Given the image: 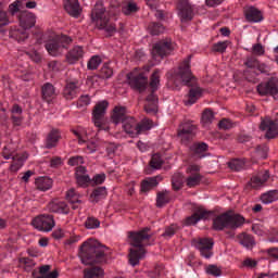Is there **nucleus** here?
<instances>
[{
	"instance_id": "nucleus-1",
	"label": "nucleus",
	"mask_w": 278,
	"mask_h": 278,
	"mask_svg": "<svg viewBox=\"0 0 278 278\" xmlns=\"http://www.w3.org/2000/svg\"><path fill=\"white\" fill-rule=\"evenodd\" d=\"M214 216L212 229L213 231H225V229H240L247 223L244 216L238 213H231V211L224 212L216 215V211H207L203 206H198L191 216L186 217V227H192L201 220H210Z\"/></svg>"
},
{
	"instance_id": "nucleus-2",
	"label": "nucleus",
	"mask_w": 278,
	"mask_h": 278,
	"mask_svg": "<svg viewBox=\"0 0 278 278\" xmlns=\"http://www.w3.org/2000/svg\"><path fill=\"white\" fill-rule=\"evenodd\" d=\"M108 247L103 245L101 242L94 239H88L85 241L78 252V257L80 258L81 264L85 266H91L84 269V278H104L105 270L102 267L94 266V264H106Z\"/></svg>"
},
{
	"instance_id": "nucleus-3",
	"label": "nucleus",
	"mask_w": 278,
	"mask_h": 278,
	"mask_svg": "<svg viewBox=\"0 0 278 278\" xmlns=\"http://www.w3.org/2000/svg\"><path fill=\"white\" fill-rule=\"evenodd\" d=\"M192 60V54L188 55L178 66V72L176 73V77L181 79L182 86H188L189 92L187 94V100H185V105H194L201 97H203V88L199 86H192V79H194V75H192V70L190 62Z\"/></svg>"
},
{
	"instance_id": "nucleus-4",
	"label": "nucleus",
	"mask_w": 278,
	"mask_h": 278,
	"mask_svg": "<svg viewBox=\"0 0 278 278\" xmlns=\"http://www.w3.org/2000/svg\"><path fill=\"white\" fill-rule=\"evenodd\" d=\"M91 21L104 29L110 37L116 34V24H110V17L105 15V7L102 1H98L91 10Z\"/></svg>"
},
{
	"instance_id": "nucleus-5",
	"label": "nucleus",
	"mask_w": 278,
	"mask_h": 278,
	"mask_svg": "<svg viewBox=\"0 0 278 278\" xmlns=\"http://www.w3.org/2000/svg\"><path fill=\"white\" fill-rule=\"evenodd\" d=\"M71 45H73V38L71 36L60 35L46 41L45 49L52 58H60L64 51H68Z\"/></svg>"
},
{
	"instance_id": "nucleus-6",
	"label": "nucleus",
	"mask_w": 278,
	"mask_h": 278,
	"mask_svg": "<svg viewBox=\"0 0 278 278\" xmlns=\"http://www.w3.org/2000/svg\"><path fill=\"white\" fill-rule=\"evenodd\" d=\"M198 132L199 126L194 124V121L190 119L182 121L177 128V137L180 138V143L184 147H190Z\"/></svg>"
},
{
	"instance_id": "nucleus-7",
	"label": "nucleus",
	"mask_w": 278,
	"mask_h": 278,
	"mask_svg": "<svg viewBox=\"0 0 278 278\" xmlns=\"http://www.w3.org/2000/svg\"><path fill=\"white\" fill-rule=\"evenodd\" d=\"M126 79L131 90H136L140 94L147 91V88L149 86V77L143 72L138 74L136 72H129L126 75Z\"/></svg>"
},
{
	"instance_id": "nucleus-8",
	"label": "nucleus",
	"mask_w": 278,
	"mask_h": 278,
	"mask_svg": "<svg viewBox=\"0 0 278 278\" xmlns=\"http://www.w3.org/2000/svg\"><path fill=\"white\" fill-rule=\"evenodd\" d=\"M176 10L180 23H190L194 21V7L190 3V0H178Z\"/></svg>"
},
{
	"instance_id": "nucleus-9",
	"label": "nucleus",
	"mask_w": 278,
	"mask_h": 278,
	"mask_svg": "<svg viewBox=\"0 0 278 278\" xmlns=\"http://www.w3.org/2000/svg\"><path fill=\"white\" fill-rule=\"evenodd\" d=\"M256 91L260 97H277L278 94V78L270 77L266 81H262L256 86Z\"/></svg>"
},
{
	"instance_id": "nucleus-10",
	"label": "nucleus",
	"mask_w": 278,
	"mask_h": 278,
	"mask_svg": "<svg viewBox=\"0 0 278 278\" xmlns=\"http://www.w3.org/2000/svg\"><path fill=\"white\" fill-rule=\"evenodd\" d=\"M149 231H151L150 227H144L139 231H128L130 247H134L135 249H144L142 242H144V240H151V235H149Z\"/></svg>"
},
{
	"instance_id": "nucleus-11",
	"label": "nucleus",
	"mask_w": 278,
	"mask_h": 278,
	"mask_svg": "<svg viewBox=\"0 0 278 278\" xmlns=\"http://www.w3.org/2000/svg\"><path fill=\"white\" fill-rule=\"evenodd\" d=\"M170 51H173V41L170 39H161L153 45L151 53L152 58L164 60L166 55L170 54Z\"/></svg>"
},
{
	"instance_id": "nucleus-12",
	"label": "nucleus",
	"mask_w": 278,
	"mask_h": 278,
	"mask_svg": "<svg viewBox=\"0 0 278 278\" xmlns=\"http://www.w3.org/2000/svg\"><path fill=\"white\" fill-rule=\"evenodd\" d=\"M261 131H266L265 138L267 140H275L278 136V114L277 117L270 119V117H265L260 124Z\"/></svg>"
},
{
	"instance_id": "nucleus-13",
	"label": "nucleus",
	"mask_w": 278,
	"mask_h": 278,
	"mask_svg": "<svg viewBox=\"0 0 278 278\" xmlns=\"http://www.w3.org/2000/svg\"><path fill=\"white\" fill-rule=\"evenodd\" d=\"M31 225L38 231H51L55 227V219L51 214H42L35 217Z\"/></svg>"
},
{
	"instance_id": "nucleus-14",
	"label": "nucleus",
	"mask_w": 278,
	"mask_h": 278,
	"mask_svg": "<svg viewBox=\"0 0 278 278\" xmlns=\"http://www.w3.org/2000/svg\"><path fill=\"white\" fill-rule=\"evenodd\" d=\"M109 106L110 102H108V100H102L94 105L92 111V122L94 127H98L99 129L103 127V123H101V121H103Z\"/></svg>"
},
{
	"instance_id": "nucleus-15",
	"label": "nucleus",
	"mask_w": 278,
	"mask_h": 278,
	"mask_svg": "<svg viewBox=\"0 0 278 278\" xmlns=\"http://www.w3.org/2000/svg\"><path fill=\"white\" fill-rule=\"evenodd\" d=\"M189 151L192 157H197L198 160H203V157H207V151H210V146L203 141L193 142L189 147Z\"/></svg>"
},
{
	"instance_id": "nucleus-16",
	"label": "nucleus",
	"mask_w": 278,
	"mask_h": 278,
	"mask_svg": "<svg viewBox=\"0 0 278 278\" xmlns=\"http://www.w3.org/2000/svg\"><path fill=\"white\" fill-rule=\"evenodd\" d=\"M20 27L23 29H31V27H36V14L29 11L20 12L18 16Z\"/></svg>"
},
{
	"instance_id": "nucleus-17",
	"label": "nucleus",
	"mask_w": 278,
	"mask_h": 278,
	"mask_svg": "<svg viewBox=\"0 0 278 278\" xmlns=\"http://www.w3.org/2000/svg\"><path fill=\"white\" fill-rule=\"evenodd\" d=\"M130 115L127 114V106L116 105L111 114V122L113 125H121L128 119Z\"/></svg>"
},
{
	"instance_id": "nucleus-18",
	"label": "nucleus",
	"mask_w": 278,
	"mask_h": 278,
	"mask_svg": "<svg viewBox=\"0 0 278 278\" xmlns=\"http://www.w3.org/2000/svg\"><path fill=\"white\" fill-rule=\"evenodd\" d=\"M60 140H62V131L58 128H52L46 137L45 149H55L60 144Z\"/></svg>"
},
{
	"instance_id": "nucleus-19",
	"label": "nucleus",
	"mask_w": 278,
	"mask_h": 278,
	"mask_svg": "<svg viewBox=\"0 0 278 278\" xmlns=\"http://www.w3.org/2000/svg\"><path fill=\"white\" fill-rule=\"evenodd\" d=\"M48 210L52 214H71V207H68V204L64 201L60 200H53L48 203Z\"/></svg>"
},
{
	"instance_id": "nucleus-20",
	"label": "nucleus",
	"mask_w": 278,
	"mask_h": 278,
	"mask_svg": "<svg viewBox=\"0 0 278 278\" xmlns=\"http://www.w3.org/2000/svg\"><path fill=\"white\" fill-rule=\"evenodd\" d=\"M9 38L16 42H25L29 38V33H27L26 28L12 26L9 30Z\"/></svg>"
},
{
	"instance_id": "nucleus-21",
	"label": "nucleus",
	"mask_w": 278,
	"mask_h": 278,
	"mask_svg": "<svg viewBox=\"0 0 278 278\" xmlns=\"http://www.w3.org/2000/svg\"><path fill=\"white\" fill-rule=\"evenodd\" d=\"M78 84L79 81H66L62 91V96L66 101H73L77 97Z\"/></svg>"
},
{
	"instance_id": "nucleus-22",
	"label": "nucleus",
	"mask_w": 278,
	"mask_h": 278,
	"mask_svg": "<svg viewBox=\"0 0 278 278\" xmlns=\"http://www.w3.org/2000/svg\"><path fill=\"white\" fill-rule=\"evenodd\" d=\"M55 87L51 83H45L41 86V99L46 103L51 104L53 100L55 99Z\"/></svg>"
},
{
	"instance_id": "nucleus-23",
	"label": "nucleus",
	"mask_w": 278,
	"mask_h": 278,
	"mask_svg": "<svg viewBox=\"0 0 278 278\" xmlns=\"http://www.w3.org/2000/svg\"><path fill=\"white\" fill-rule=\"evenodd\" d=\"M64 8L67 14L73 18H79V16H81L83 10L79 0H66Z\"/></svg>"
},
{
	"instance_id": "nucleus-24",
	"label": "nucleus",
	"mask_w": 278,
	"mask_h": 278,
	"mask_svg": "<svg viewBox=\"0 0 278 278\" xmlns=\"http://www.w3.org/2000/svg\"><path fill=\"white\" fill-rule=\"evenodd\" d=\"M147 251L144 248H136L130 249L128 254V262L130 266H138L140 264V260H144Z\"/></svg>"
},
{
	"instance_id": "nucleus-25",
	"label": "nucleus",
	"mask_w": 278,
	"mask_h": 278,
	"mask_svg": "<svg viewBox=\"0 0 278 278\" xmlns=\"http://www.w3.org/2000/svg\"><path fill=\"white\" fill-rule=\"evenodd\" d=\"M245 21L249 23H262L264 21V15L262 14V11H260L255 7H250L244 12Z\"/></svg>"
},
{
	"instance_id": "nucleus-26",
	"label": "nucleus",
	"mask_w": 278,
	"mask_h": 278,
	"mask_svg": "<svg viewBox=\"0 0 278 278\" xmlns=\"http://www.w3.org/2000/svg\"><path fill=\"white\" fill-rule=\"evenodd\" d=\"M81 58H84V48L81 46H75L65 55V60L70 64H77V61L81 60Z\"/></svg>"
},
{
	"instance_id": "nucleus-27",
	"label": "nucleus",
	"mask_w": 278,
	"mask_h": 278,
	"mask_svg": "<svg viewBox=\"0 0 278 278\" xmlns=\"http://www.w3.org/2000/svg\"><path fill=\"white\" fill-rule=\"evenodd\" d=\"M136 125L137 121L135 117L129 116L126 121L122 122V129L129 138H136Z\"/></svg>"
},
{
	"instance_id": "nucleus-28",
	"label": "nucleus",
	"mask_w": 278,
	"mask_h": 278,
	"mask_svg": "<svg viewBox=\"0 0 278 278\" xmlns=\"http://www.w3.org/2000/svg\"><path fill=\"white\" fill-rule=\"evenodd\" d=\"M173 201V195H170V191L162 190L156 193V207L162 208L165 205H168Z\"/></svg>"
},
{
	"instance_id": "nucleus-29",
	"label": "nucleus",
	"mask_w": 278,
	"mask_h": 278,
	"mask_svg": "<svg viewBox=\"0 0 278 278\" xmlns=\"http://www.w3.org/2000/svg\"><path fill=\"white\" fill-rule=\"evenodd\" d=\"M157 177H148L141 181L140 185V192L147 193L151 192L153 188H157L160 186V182L157 181Z\"/></svg>"
},
{
	"instance_id": "nucleus-30",
	"label": "nucleus",
	"mask_w": 278,
	"mask_h": 278,
	"mask_svg": "<svg viewBox=\"0 0 278 278\" xmlns=\"http://www.w3.org/2000/svg\"><path fill=\"white\" fill-rule=\"evenodd\" d=\"M35 186L37 190H40L41 192H47V190H51V188H53V179L47 176L39 177L35 180Z\"/></svg>"
},
{
	"instance_id": "nucleus-31",
	"label": "nucleus",
	"mask_w": 278,
	"mask_h": 278,
	"mask_svg": "<svg viewBox=\"0 0 278 278\" xmlns=\"http://www.w3.org/2000/svg\"><path fill=\"white\" fill-rule=\"evenodd\" d=\"M106 197H108V188L105 187L94 188L89 195L91 203H99V201L106 199Z\"/></svg>"
},
{
	"instance_id": "nucleus-32",
	"label": "nucleus",
	"mask_w": 278,
	"mask_h": 278,
	"mask_svg": "<svg viewBox=\"0 0 278 278\" xmlns=\"http://www.w3.org/2000/svg\"><path fill=\"white\" fill-rule=\"evenodd\" d=\"M153 129V121L151 119H142L141 122H137L136 124V138H138V136L146 134V131H149Z\"/></svg>"
},
{
	"instance_id": "nucleus-33",
	"label": "nucleus",
	"mask_w": 278,
	"mask_h": 278,
	"mask_svg": "<svg viewBox=\"0 0 278 278\" xmlns=\"http://www.w3.org/2000/svg\"><path fill=\"white\" fill-rule=\"evenodd\" d=\"M239 244L241 247H244L245 249H253L255 247V238L252 235H249L247 232H242L238 235Z\"/></svg>"
},
{
	"instance_id": "nucleus-34",
	"label": "nucleus",
	"mask_w": 278,
	"mask_h": 278,
	"mask_svg": "<svg viewBox=\"0 0 278 278\" xmlns=\"http://www.w3.org/2000/svg\"><path fill=\"white\" fill-rule=\"evenodd\" d=\"M261 201L265 205H268L270 203H275V201H278V190H269L261 195Z\"/></svg>"
},
{
	"instance_id": "nucleus-35",
	"label": "nucleus",
	"mask_w": 278,
	"mask_h": 278,
	"mask_svg": "<svg viewBox=\"0 0 278 278\" xmlns=\"http://www.w3.org/2000/svg\"><path fill=\"white\" fill-rule=\"evenodd\" d=\"M166 27L160 22H151L148 25V31L151 36H160L165 31Z\"/></svg>"
},
{
	"instance_id": "nucleus-36",
	"label": "nucleus",
	"mask_w": 278,
	"mask_h": 278,
	"mask_svg": "<svg viewBox=\"0 0 278 278\" xmlns=\"http://www.w3.org/2000/svg\"><path fill=\"white\" fill-rule=\"evenodd\" d=\"M172 188L175 192H179L184 188V174L176 173L172 177Z\"/></svg>"
},
{
	"instance_id": "nucleus-37",
	"label": "nucleus",
	"mask_w": 278,
	"mask_h": 278,
	"mask_svg": "<svg viewBox=\"0 0 278 278\" xmlns=\"http://www.w3.org/2000/svg\"><path fill=\"white\" fill-rule=\"evenodd\" d=\"M114 75V70L110 63H104L98 73L99 79H110Z\"/></svg>"
},
{
	"instance_id": "nucleus-38",
	"label": "nucleus",
	"mask_w": 278,
	"mask_h": 278,
	"mask_svg": "<svg viewBox=\"0 0 278 278\" xmlns=\"http://www.w3.org/2000/svg\"><path fill=\"white\" fill-rule=\"evenodd\" d=\"M203 180V176L199 173H195L186 179V184L188 188H197V186H201V181Z\"/></svg>"
},
{
	"instance_id": "nucleus-39",
	"label": "nucleus",
	"mask_w": 278,
	"mask_h": 278,
	"mask_svg": "<svg viewBox=\"0 0 278 278\" xmlns=\"http://www.w3.org/2000/svg\"><path fill=\"white\" fill-rule=\"evenodd\" d=\"M195 249L201 251L203 249H214V239L212 238H201L195 244Z\"/></svg>"
},
{
	"instance_id": "nucleus-40",
	"label": "nucleus",
	"mask_w": 278,
	"mask_h": 278,
	"mask_svg": "<svg viewBox=\"0 0 278 278\" xmlns=\"http://www.w3.org/2000/svg\"><path fill=\"white\" fill-rule=\"evenodd\" d=\"M136 12H140V8L136 2H128L126 7L122 8V14L124 16H131V14H136Z\"/></svg>"
},
{
	"instance_id": "nucleus-41",
	"label": "nucleus",
	"mask_w": 278,
	"mask_h": 278,
	"mask_svg": "<svg viewBox=\"0 0 278 278\" xmlns=\"http://www.w3.org/2000/svg\"><path fill=\"white\" fill-rule=\"evenodd\" d=\"M149 86L152 90V92H157L159 88H160V72L157 70H155L151 77H150V83Z\"/></svg>"
},
{
	"instance_id": "nucleus-42",
	"label": "nucleus",
	"mask_w": 278,
	"mask_h": 278,
	"mask_svg": "<svg viewBox=\"0 0 278 278\" xmlns=\"http://www.w3.org/2000/svg\"><path fill=\"white\" fill-rule=\"evenodd\" d=\"M150 166L151 168H154V170H160V168L164 166V160H162V154L160 153L153 154L150 160Z\"/></svg>"
},
{
	"instance_id": "nucleus-43",
	"label": "nucleus",
	"mask_w": 278,
	"mask_h": 278,
	"mask_svg": "<svg viewBox=\"0 0 278 278\" xmlns=\"http://www.w3.org/2000/svg\"><path fill=\"white\" fill-rule=\"evenodd\" d=\"M214 121V111L212 109H205L202 112L201 122L203 125H212V122Z\"/></svg>"
},
{
	"instance_id": "nucleus-44",
	"label": "nucleus",
	"mask_w": 278,
	"mask_h": 278,
	"mask_svg": "<svg viewBox=\"0 0 278 278\" xmlns=\"http://www.w3.org/2000/svg\"><path fill=\"white\" fill-rule=\"evenodd\" d=\"M103 61L101 60V56L99 55H93L87 63V68L89 71H97L99 66H101V63Z\"/></svg>"
},
{
	"instance_id": "nucleus-45",
	"label": "nucleus",
	"mask_w": 278,
	"mask_h": 278,
	"mask_svg": "<svg viewBox=\"0 0 278 278\" xmlns=\"http://www.w3.org/2000/svg\"><path fill=\"white\" fill-rule=\"evenodd\" d=\"M85 227L86 229H99V227H101V222L94 216L87 217Z\"/></svg>"
},
{
	"instance_id": "nucleus-46",
	"label": "nucleus",
	"mask_w": 278,
	"mask_h": 278,
	"mask_svg": "<svg viewBox=\"0 0 278 278\" xmlns=\"http://www.w3.org/2000/svg\"><path fill=\"white\" fill-rule=\"evenodd\" d=\"M268 146L266 144H258L255 148V153L260 160H266L268 157Z\"/></svg>"
},
{
	"instance_id": "nucleus-47",
	"label": "nucleus",
	"mask_w": 278,
	"mask_h": 278,
	"mask_svg": "<svg viewBox=\"0 0 278 278\" xmlns=\"http://www.w3.org/2000/svg\"><path fill=\"white\" fill-rule=\"evenodd\" d=\"M257 75H260V72L256 70H245L243 72V77L247 79V81H250L252 84H255L257 81Z\"/></svg>"
},
{
	"instance_id": "nucleus-48",
	"label": "nucleus",
	"mask_w": 278,
	"mask_h": 278,
	"mask_svg": "<svg viewBox=\"0 0 278 278\" xmlns=\"http://www.w3.org/2000/svg\"><path fill=\"white\" fill-rule=\"evenodd\" d=\"M65 199L72 204L81 203V200H79V194L75 192L73 188L66 192Z\"/></svg>"
},
{
	"instance_id": "nucleus-49",
	"label": "nucleus",
	"mask_w": 278,
	"mask_h": 278,
	"mask_svg": "<svg viewBox=\"0 0 278 278\" xmlns=\"http://www.w3.org/2000/svg\"><path fill=\"white\" fill-rule=\"evenodd\" d=\"M228 168L238 173L244 168V163L240 159H233L232 161L228 162Z\"/></svg>"
},
{
	"instance_id": "nucleus-50",
	"label": "nucleus",
	"mask_w": 278,
	"mask_h": 278,
	"mask_svg": "<svg viewBox=\"0 0 278 278\" xmlns=\"http://www.w3.org/2000/svg\"><path fill=\"white\" fill-rule=\"evenodd\" d=\"M205 273L212 277H220V275H223V270L216 265H208L205 269Z\"/></svg>"
},
{
	"instance_id": "nucleus-51",
	"label": "nucleus",
	"mask_w": 278,
	"mask_h": 278,
	"mask_svg": "<svg viewBox=\"0 0 278 278\" xmlns=\"http://www.w3.org/2000/svg\"><path fill=\"white\" fill-rule=\"evenodd\" d=\"M175 233H177V225L172 224L165 228V231L162 233V238L170 239Z\"/></svg>"
},
{
	"instance_id": "nucleus-52",
	"label": "nucleus",
	"mask_w": 278,
	"mask_h": 278,
	"mask_svg": "<svg viewBox=\"0 0 278 278\" xmlns=\"http://www.w3.org/2000/svg\"><path fill=\"white\" fill-rule=\"evenodd\" d=\"M76 181L81 188H88V184H91L92 179H90V176L88 174H85L83 176H78L76 178Z\"/></svg>"
},
{
	"instance_id": "nucleus-53",
	"label": "nucleus",
	"mask_w": 278,
	"mask_h": 278,
	"mask_svg": "<svg viewBox=\"0 0 278 278\" xmlns=\"http://www.w3.org/2000/svg\"><path fill=\"white\" fill-rule=\"evenodd\" d=\"M227 41H218L213 45L212 49L215 53H225V51H227Z\"/></svg>"
},
{
	"instance_id": "nucleus-54",
	"label": "nucleus",
	"mask_w": 278,
	"mask_h": 278,
	"mask_svg": "<svg viewBox=\"0 0 278 278\" xmlns=\"http://www.w3.org/2000/svg\"><path fill=\"white\" fill-rule=\"evenodd\" d=\"M60 277V273L58 269H54L53 271H50L49 274H46L43 276H38V273L36 270L31 271V278H58Z\"/></svg>"
},
{
	"instance_id": "nucleus-55",
	"label": "nucleus",
	"mask_w": 278,
	"mask_h": 278,
	"mask_svg": "<svg viewBox=\"0 0 278 278\" xmlns=\"http://www.w3.org/2000/svg\"><path fill=\"white\" fill-rule=\"evenodd\" d=\"M105 179H106L105 173L96 174L91 179V186H101V184H105Z\"/></svg>"
},
{
	"instance_id": "nucleus-56",
	"label": "nucleus",
	"mask_w": 278,
	"mask_h": 278,
	"mask_svg": "<svg viewBox=\"0 0 278 278\" xmlns=\"http://www.w3.org/2000/svg\"><path fill=\"white\" fill-rule=\"evenodd\" d=\"M80 164H85L84 156L81 155L72 156L67 161L68 166H79Z\"/></svg>"
},
{
	"instance_id": "nucleus-57",
	"label": "nucleus",
	"mask_w": 278,
	"mask_h": 278,
	"mask_svg": "<svg viewBox=\"0 0 278 278\" xmlns=\"http://www.w3.org/2000/svg\"><path fill=\"white\" fill-rule=\"evenodd\" d=\"M157 103L159 102H148L143 106L144 112H147V114H157Z\"/></svg>"
},
{
	"instance_id": "nucleus-58",
	"label": "nucleus",
	"mask_w": 278,
	"mask_h": 278,
	"mask_svg": "<svg viewBox=\"0 0 278 278\" xmlns=\"http://www.w3.org/2000/svg\"><path fill=\"white\" fill-rule=\"evenodd\" d=\"M258 60L255 58H248L244 62V66H247V71H253L257 68Z\"/></svg>"
},
{
	"instance_id": "nucleus-59",
	"label": "nucleus",
	"mask_w": 278,
	"mask_h": 278,
	"mask_svg": "<svg viewBox=\"0 0 278 278\" xmlns=\"http://www.w3.org/2000/svg\"><path fill=\"white\" fill-rule=\"evenodd\" d=\"M90 101L91 99L89 94L80 96L77 101V108H86Z\"/></svg>"
},
{
	"instance_id": "nucleus-60",
	"label": "nucleus",
	"mask_w": 278,
	"mask_h": 278,
	"mask_svg": "<svg viewBox=\"0 0 278 278\" xmlns=\"http://www.w3.org/2000/svg\"><path fill=\"white\" fill-rule=\"evenodd\" d=\"M21 1L16 0L15 2L11 3L9 5V12L11 14V16H15L17 12L21 11Z\"/></svg>"
},
{
	"instance_id": "nucleus-61",
	"label": "nucleus",
	"mask_w": 278,
	"mask_h": 278,
	"mask_svg": "<svg viewBox=\"0 0 278 278\" xmlns=\"http://www.w3.org/2000/svg\"><path fill=\"white\" fill-rule=\"evenodd\" d=\"M250 186L251 188L257 189L261 186H264V182L262 181V178H260V176H253L250 179Z\"/></svg>"
},
{
	"instance_id": "nucleus-62",
	"label": "nucleus",
	"mask_w": 278,
	"mask_h": 278,
	"mask_svg": "<svg viewBox=\"0 0 278 278\" xmlns=\"http://www.w3.org/2000/svg\"><path fill=\"white\" fill-rule=\"evenodd\" d=\"M231 127H233V124H231V121L227 118H223L218 123V128L224 129L225 131H227V129H231Z\"/></svg>"
},
{
	"instance_id": "nucleus-63",
	"label": "nucleus",
	"mask_w": 278,
	"mask_h": 278,
	"mask_svg": "<svg viewBox=\"0 0 278 278\" xmlns=\"http://www.w3.org/2000/svg\"><path fill=\"white\" fill-rule=\"evenodd\" d=\"M18 263L24 264V266H27V268H34V266H36V262L29 257H21L18 258Z\"/></svg>"
},
{
	"instance_id": "nucleus-64",
	"label": "nucleus",
	"mask_w": 278,
	"mask_h": 278,
	"mask_svg": "<svg viewBox=\"0 0 278 278\" xmlns=\"http://www.w3.org/2000/svg\"><path fill=\"white\" fill-rule=\"evenodd\" d=\"M0 24L8 26L10 25V17L8 16V12L0 10Z\"/></svg>"
}]
</instances>
